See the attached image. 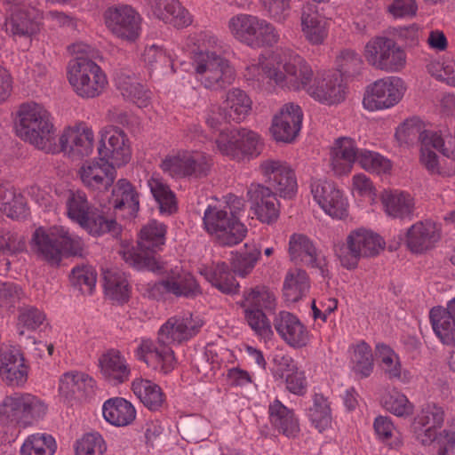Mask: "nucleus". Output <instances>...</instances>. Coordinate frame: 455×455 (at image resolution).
<instances>
[{
    "label": "nucleus",
    "instance_id": "9b49d317",
    "mask_svg": "<svg viewBox=\"0 0 455 455\" xmlns=\"http://www.w3.org/2000/svg\"><path fill=\"white\" fill-rule=\"evenodd\" d=\"M384 245L385 242L379 235L357 229L348 235L346 243L336 249V254L343 267L352 269L357 267L361 258L376 256Z\"/></svg>",
    "mask_w": 455,
    "mask_h": 455
},
{
    "label": "nucleus",
    "instance_id": "49530a36",
    "mask_svg": "<svg viewBox=\"0 0 455 455\" xmlns=\"http://www.w3.org/2000/svg\"><path fill=\"white\" fill-rule=\"evenodd\" d=\"M309 289L308 277L302 269H295L287 274L283 283V296L286 300L299 301Z\"/></svg>",
    "mask_w": 455,
    "mask_h": 455
},
{
    "label": "nucleus",
    "instance_id": "393cba45",
    "mask_svg": "<svg viewBox=\"0 0 455 455\" xmlns=\"http://www.w3.org/2000/svg\"><path fill=\"white\" fill-rule=\"evenodd\" d=\"M289 253L291 259L295 263L302 262L308 267L320 269L321 274L325 275V259L320 257L315 245L306 235L293 234L291 236Z\"/></svg>",
    "mask_w": 455,
    "mask_h": 455
},
{
    "label": "nucleus",
    "instance_id": "79ce46f5",
    "mask_svg": "<svg viewBox=\"0 0 455 455\" xmlns=\"http://www.w3.org/2000/svg\"><path fill=\"white\" fill-rule=\"evenodd\" d=\"M140 22V15L128 5L109 8L105 13V23L108 28H136Z\"/></svg>",
    "mask_w": 455,
    "mask_h": 455
},
{
    "label": "nucleus",
    "instance_id": "ddd939ff",
    "mask_svg": "<svg viewBox=\"0 0 455 455\" xmlns=\"http://www.w3.org/2000/svg\"><path fill=\"white\" fill-rule=\"evenodd\" d=\"M404 92L402 79L390 76L373 83L367 91L363 103L369 110L388 108L397 104Z\"/></svg>",
    "mask_w": 455,
    "mask_h": 455
},
{
    "label": "nucleus",
    "instance_id": "f03ea898",
    "mask_svg": "<svg viewBox=\"0 0 455 455\" xmlns=\"http://www.w3.org/2000/svg\"><path fill=\"white\" fill-rule=\"evenodd\" d=\"M76 54L67 66V78L74 92L84 99L98 97L108 84L106 75L94 61L99 52L84 43L68 47Z\"/></svg>",
    "mask_w": 455,
    "mask_h": 455
},
{
    "label": "nucleus",
    "instance_id": "cd10ccee",
    "mask_svg": "<svg viewBox=\"0 0 455 455\" xmlns=\"http://www.w3.org/2000/svg\"><path fill=\"white\" fill-rule=\"evenodd\" d=\"M116 85L124 99L132 101L139 108H146L150 103L151 92L137 82L133 73L119 69L115 74Z\"/></svg>",
    "mask_w": 455,
    "mask_h": 455
},
{
    "label": "nucleus",
    "instance_id": "1a4fd4ad",
    "mask_svg": "<svg viewBox=\"0 0 455 455\" xmlns=\"http://www.w3.org/2000/svg\"><path fill=\"white\" fill-rule=\"evenodd\" d=\"M8 8V16L4 26L6 28H28L34 26L78 27V22L64 13L51 12L43 16L35 8H28L21 0H13Z\"/></svg>",
    "mask_w": 455,
    "mask_h": 455
},
{
    "label": "nucleus",
    "instance_id": "72a5a7b5",
    "mask_svg": "<svg viewBox=\"0 0 455 455\" xmlns=\"http://www.w3.org/2000/svg\"><path fill=\"white\" fill-rule=\"evenodd\" d=\"M104 419L116 427L130 425L136 418L133 405L122 397H114L107 400L103 404Z\"/></svg>",
    "mask_w": 455,
    "mask_h": 455
},
{
    "label": "nucleus",
    "instance_id": "0eeeda50",
    "mask_svg": "<svg viewBox=\"0 0 455 455\" xmlns=\"http://www.w3.org/2000/svg\"><path fill=\"white\" fill-rule=\"evenodd\" d=\"M203 223L214 243L220 246H233L243 241L246 227L239 218H233L222 205H209L204 212Z\"/></svg>",
    "mask_w": 455,
    "mask_h": 455
},
{
    "label": "nucleus",
    "instance_id": "864d4df0",
    "mask_svg": "<svg viewBox=\"0 0 455 455\" xmlns=\"http://www.w3.org/2000/svg\"><path fill=\"white\" fill-rule=\"evenodd\" d=\"M231 116L232 113L223 105H212L204 111V119L210 130L220 132L218 138H220L224 134H229L230 130L227 124L232 121Z\"/></svg>",
    "mask_w": 455,
    "mask_h": 455
},
{
    "label": "nucleus",
    "instance_id": "69168bd1",
    "mask_svg": "<svg viewBox=\"0 0 455 455\" xmlns=\"http://www.w3.org/2000/svg\"><path fill=\"white\" fill-rule=\"evenodd\" d=\"M357 162L363 169L377 173L386 172L391 168L388 159L378 153L367 150H360Z\"/></svg>",
    "mask_w": 455,
    "mask_h": 455
},
{
    "label": "nucleus",
    "instance_id": "09e8293b",
    "mask_svg": "<svg viewBox=\"0 0 455 455\" xmlns=\"http://www.w3.org/2000/svg\"><path fill=\"white\" fill-rule=\"evenodd\" d=\"M104 288L106 294L113 300L124 303L129 299V283L124 274L120 272H105Z\"/></svg>",
    "mask_w": 455,
    "mask_h": 455
},
{
    "label": "nucleus",
    "instance_id": "39448f33",
    "mask_svg": "<svg viewBox=\"0 0 455 455\" xmlns=\"http://www.w3.org/2000/svg\"><path fill=\"white\" fill-rule=\"evenodd\" d=\"M18 116L16 131L22 140L45 152L54 149L55 129L50 113L42 105L24 103Z\"/></svg>",
    "mask_w": 455,
    "mask_h": 455
},
{
    "label": "nucleus",
    "instance_id": "c9c22d12",
    "mask_svg": "<svg viewBox=\"0 0 455 455\" xmlns=\"http://www.w3.org/2000/svg\"><path fill=\"white\" fill-rule=\"evenodd\" d=\"M272 425L279 433L287 437H295L299 432L298 419L291 410L284 406L279 400H275L268 408Z\"/></svg>",
    "mask_w": 455,
    "mask_h": 455
},
{
    "label": "nucleus",
    "instance_id": "3c124183",
    "mask_svg": "<svg viewBox=\"0 0 455 455\" xmlns=\"http://www.w3.org/2000/svg\"><path fill=\"white\" fill-rule=\"evenodd\" d=\"M259 256V249L254 245L248 247L245 244L244 250L232 252L231 267L233 272L244 277L254 268Z\"/></svg>",
    "mask_w": 455,
    "mask_h": 455
},
{
    "label": "nucleus",
    "instance_id": "f257e3e1",
    "mask_svg": "<svg viewBox=\"0 0 455 455\" xmlns=\"http://www.w3.org/2000/svg\"><path fill=\"white\" fill-rule=\"evenodd\" d=\"M127 138L124 131L113 127L101 134L98 148L99 162L84 164L80 177L87 188L93 190H108L116 179V167L130 161L131 149L126 144Z\"/></svg>",
    "mask_w": 455,
    "mask_h": 455
},
{
    "label": "nucleus",
    "instance_id": "4468645a",
    "mask_svg": "<svg viewBox=\"0 0 455 455\" xmlns=\"http://www.w3.org/2000/svg\"><path fill=\"white\" fill-rule=\"evenodd\" d=\"M212 159L202 153H194L183 156H174L163 161L161 167L164 172L172 177L202 178L209 174Z\"/></svg>",
    "mask_w": 455,
    "mask_h": 455
},
{
    "label": "nucleus",
    "instance_id": "2eb2a0df",
    "mask_svg": "<svg viewBox=\"0 0 455 455\" xmlns=\"http://www.w3.org/2000/svg\"><path fill=\"white\" fill-rule=\"evenodd\" d=\"M220 151L227 156L236 157L240 154L257 156L260 154L261 144L259 136L245 128L232 129L216 140Z\"/></svg>",
    "mask_w": 455,
    "mask_h": 455
},
{
    "label": "nucleus",
    "instance_id": "680f3d73",
    "mask_svg": "<svg viewBox=\"0 0 455 455\" xmlns=\"http://www.w3.org/2000/svg\"><path fill=\"white\" fill-rule=\"evenodd\" d=\"M19 311L17 329L20 336L24 335L23 328L34 331L45 320L44 314L35 307L26 306L20 307Z\"/></svg>",
    "mask_w": 455,
    "mask_h": 455
},
{
    "label": "nucleus",
    "instance_id": "de8ad7c7",
    "mask_svg": "<svg viewBox=\"0 0 455 455\" xmlns=\"http://www.w3.org/2000/svg\"><path fill=\"white\" fill-rule=\"evenodd\" d=\"M225 108L232 113V121L239 123L245 118L251 109V100L240 89H233L227 93L222 103Z\"/></svg>",
    "mask_w": 455,
    "mask_h": 455
},
{
    "label": "nucleus",
    "instance_id": "603ef678",
    "mask_svg": "<svg viewBox=\"0 0 455 455\" xmlns=\"http://www.w3.org/2000/svg\"><path fill=\"white\" fill-rule=\"evenodd\" d=\"M232 34L238 41L251 46H272L279 38L275 30H232Z\"/></svg>",
    "mask_w": 455,
    "mask_h": 455
},
{
    "label": "nucleus",
    "instance_id": "a878e982",
    "mask_svg": "<svg viewBox=\"0 0 455 455\" xmlns=\"http://www.w3.org/2000/svg\"><path fill=\"white\" fill-rule=\"evenodd\" d=\"M277 333L290 346L301 347L307 342V333L299 320L290 312L281 311L273 320Z\"/></svg>",
    "mask_w": 455,
    "mask_h": 455
},
{
    "label": "nucleus",
    "instance_id": "aec40b11",
    "mask_svg": "<svg viewBox=\"0 0 455 455\" xmlns=\"http://www.w3.org/2000/svg\"><path fill=\"white\" fill-rule=\"evenodd\" d=\"M314 199L331 217L342 219L347 215V203L334 183L318 180L311 185Z\"/></svg>",
    "mask_w": 455,
    "mask_h": 455
},
{
    "label": "nucleus",
    "instance_id": "2f4dec72",
    "mask_svg": "<svg viewBox=\"0 0 455 455\" xmlns=\"http://www.w3.org/2000/svg\"><path fill=\"white\" fill-rule=\"evenodd\" d=\"M100 371L104 378L113 384H121L128 380L130 369L126 360L118 350L110 349L99 360Z\"/></svg>",
    "mask_w": 455,
    "mask_h": 455
},
{
    "label": "nucleus",
    "instance_id": "e2e57ef3",
    "mask_svg": "<svg viewBox=\"0 0 455 455\" xmlns=\"http://www.w3.org/2000/svg\"><path fill=\"white\" fill-rule=\"evenodd\" d=\"M392 39L383 36H376L371 39L365 45V58L367 61L379 69L380 63L384 60L385 53L388 51V44Z\"/></svg>",
    "mask_w": 455,
    "mask_h": 455
},
{
    "label": "nucleus",
    "instance_id": "9d476101",
    "mask_svg": "<svg viewBox=\"0 0 455 455\" xmlns=\"http://www.w3.org/2000/svg\"><path fill=\"white\" fill-rule=\"evenodd\" d=\"M242 307L244 308L245 319L254 332L264 339H270L273 331L264 309L275 307V296L265 286H257L244 294Z\"/></svg>",
    "mask_w": 455,
    "mask_h": 455
},
{
    "label": "nucleus",
    "instance_id": "b1692460",
    "mask_svg": "<svg viewBox=\"0 0 455 455\" xmlns=\"http://www.w3.org/2000/svg\"><path fill=\"white\" fill-rule=\"evenodd\" d=\"M345 85L337 72H325L307 87V92L315 100L328 105L337 104L345 99Z\"/></svg>",
    "mask_w": 455,
    "mask_h": 455
},
{
    "label": "nucleus",
    "instance_id": "5fc2aeb1",
    "mask_svg": "<svg viewBox=\"0 0 455 455\" xmlns=\"http://www.w3.org/2000/svg\"><path fill=\"white\" fill-rule=\"evenodd\" d=\"M337 73L340 79L352 78L360 75L363 60L358 53L352 50H344L337 57Z\"/></svg>",
    "mask_w": 455,
    "mask_h": 455
},
{
    "label": "nucleus",
    "instance_id": "338daca9",
    "mask_svg": "<svg viewBox=\"0 0 455 455\" xmlns=\"http://www.w3.org/2000/svg\"><path fill=\"white\" fill-rule=\"evenodd\" d=\"M106 451L105 443L97 433L86 434L76 443V455H102Z\"/></svg>",
    "mask_w": 455,
    "mask_h": 455
},
{
    "label": "nucleus",
    "instance_id": "dca6fc26",
    "mask_svg": "<svg viewBox=\"0 0 455 455\" xmlns=\"http://www.w3.org/2000/svg\"><path fill=\"white\" fill-rule=\"evenodd\" d=\"M395 136L400 143L410 144L419 141L420 147L432 145L443 156H450L448 148L444 147L443 139L436 132L426 130L419 118L405 120L397 127Z\"/></svg>",
    "mask_w": 455,
    "mask_h": 455
},
{
    "label": "nucleus",
    "instance_id": "c03bdc74",
    "mask_svg": "<svg viewBox=\"0 0 455 455\" xmlns=\"http://www.w3.org/2000/svg\"><path fill=\"white\" fill-rule=\"evenodd\" d=\"M150 192L161 213L172 214L178 209L174 193L161 179L152 177L148 180Z\"/></svg>",
    "mask_w": 455,
    "mask_h": 455
},
{
    "label": "nucleus",
    "instance_id": "20e7f679",
    "mask_svg": "<svg viewBox=\"0 0 455 455\" xmlns=\"http://www.w3.org/2000/svg\"><path fill=\"white\" fill-rule=\"evenodd\" d=\"M31 250L52 266H59L62 256H81L84 243L63 227L37 228L30 241Z\"/></svg>",
    "mask_w": 455,
    "mask_h": 455
},
{
    "label": "nucleus",
    "instance_id": "c756f323",
    "mask_svg": "<svg viewBox=\"0 0 455 455\" xmlns=\"http://www.w3.org/2000/svg\"><path fill=\"white\" fill-rule=\"evenodd\" d=\"M156 347L151 340H142L136 350L139 360L143 361L148 366H161L164 373L170 372L174 367V353L168 345Z\"/></svg>",
    "mask_w": 455,
    "mask_h": 455
},
{
    "label": "nucleus",
    "instance_id": "6ab92c4d",
    "mask_svg": "<svg viewBox=\"0 0 455 455\" xmlns=\"http://www.w3.org/2000/svg\"><path fill=\"white\" fill-rule=\"evenodd\" d=\"M302 119L299 106L293 103L284 105L273 119L270 131L274 139L285 143L293 141L300 131Z\"/></svg>",
    "mask_w": 455,
    "mask_h": 455
},
{
    "label": "nucleus",
    "instance_id": "7ed1b4c3",
    "mask_svg": "<svg viewBox=\"0 0 455 455\" xmlns=\"http://www.w3.org/2000/svg\"><path fill=\"white\" fill-rule=\"evenodd\" d=\"M251 78L261 81L264 77L273 79L282 87L299 91L310 86L313 71L306 60L291 50H284L277 61V68L268 63L251 65L247 68Z\"/></svg>",
    "mask_w": 455,
    "mask_h": 455
},
{
    "label": "nucleus",
    "instance_id": "c85d7f7f",
    "mask_svg": "<svg viewBox=\"0 0 455 455\" xmlns=\"http://www.w3.org/2000/svg\"><path fill=\"white\" fill-rule=\"evenodd\" d=\"M60 150L72 157L88 156L93 148V132L91 129H67L59 139Z\"/></svg>",
    "mask_w": 455,
    "mask_h": 455
},
{
    "label": "nucleus",
    "instance_id": "bf43d9fd",
    "mask_svg": "<svg viewBox=\"0 0 455 455\" xmlns=\"http://www.w3.org/2000/svg\"><path fill=\"white\" fill-rule=\"evenodd\" d=\"M70 282L82 293L91 294L96 283V273L89 266L76 267L71 272Z\"/></svg>",
    "mask_w": 455,
    "mask_h": 455
},
{
    "label": "nucleus",
    "instance_id": "6e6552de",
    "mask_svg": "<svg viewBox=\"0 0 455 455\" xmlns=\"http://www.w3.org/2000/svg\"><path fill=\"white\" fill-rule=\"evenodd\" d=\"M196 79L206 88L220 91L235 80L229 61L214 52H199L194 60Z\"/></svg>",
    "mask_w": 455,
    "mask_h": 455
},
{
    "label": "nucleus",
    "instance_id": "4be33fe9",
    "mask_svg": "<svg viewBox=\"0 0 455 455\" xmlns=\"http://www.w3.org/2000/svg\"><path fill=\"white\" fill-rule=\"evenodd\" d=\"M0 376L11 387H20L27 382L28 366L19 349L12 347L0 349Z\"/></svg>",
    "mask_w": 455,
    "mask_h": 455
},
{
    "label": "nucleus",
    "instance_id": "774afa93",
    "mask_svg": "<svg viewBox=\"0 0 455 455\" xmlns=\"http://www.w3.org/2000/svg\"><path fill=\"white\" fill-rule=\"evenodd\" d=\"M21 402L25 409L27 426L44 417L47 405L38 397L30 394H21Z\"/></svg>",
    "mask_w": 455,
    "mask_h": 455
},
{
    "label": "nucleus",
    "instance_id": "8fccbe9b",
    "mask_svg": "<svg viewBox=\"0 0 455 455\" xmlns=\"http://www.w3.org/2000/svg\"><path fill=\"white\" fill-rule=\"evenodd\" d=\"M57 444L50 435L35 434L29 435L20 448L21 455H53Z\"/></svg>",
    "mask_w": 455,
    "mask_h": 455
},
{
    "label": "nucleus",
    "instance_id": "37998d69",
    "mask_svg": "<svg viewBox=\"0 0 455 455\" xmlns=\"http://www.w3.org/2000/svg\"><path fill=\"white\" fill-rule=\"evenodd\" d=\"M0 421L3 424L27 427L25 409L21 402V394L6 396L0 406Z\"/></svg>",
    "mask_w": 455,
    "mask_h": 455
},
{
    "label": "nucleus",
    "instance_id": "4c0bfd02",
    "mask_svg": "<svg viewBox=\"0 0 455 455\" xmlns=\"http://www.w3.org/2000/svg\"><path fill=\"white\" fill-rule=\"evenodd\" d=\"M132 388L140 402L150 411H158L164 404L165 396L161 387L148 379H136Z\"/></svg>",
    "mask_w": 455,
    "mask_h": 455
},
{
    "label": "nucleus",
    "instance_id": "a19ab883",
    "mask_svg": "<svg viewBox=\"0 0 455 455\" xmlns=\"http://www.w3.org/2000/svg\"><path fill=\"white\" fill-rule=\"evenodd\" d=\"M202 274L212 286L223 293L234 294L238 291L239 284L225 262H219L214 267L205 269Z\"/></svg>",
    "mask_w": 455,
    "mask_h": 455
},
{
    "label": "nucleus",
    "instance_id": "13d9d810",
    "mask_svg": "<svg viewBox=\"0 0 455 455\" xmlns=\"http://www.w3.org/2000/svg\"><path fill=\"white\" fill-rule=\"evenodd\" d=\"M308 417L319 432L328 427L331 419V410L323 395H315L314 396V403L309 408Z\"/></svg>",
    "mask_w": 455,
    "mask_h": 455
},
{
    "label": "nucleus",
    "instance_id": "5701e85b",
    "mask_svg": "<svg viewBox=\"0 0 455 455\" xmlns=\"http://www.w3.org/2000/svg\"><path fill=\"white\" fill-rule=\"evenodd\" d=\"M201 327L202 323L195 322L191 317L173 316L159 329L157 341L164 346L181 344L196 336Z\"/></svg>",
    "mask_w": 455,
    "mask_h": 455
},
{
    "label": "nucleus",
    "instance_id": "052dcab7",
    "mask_svg": "<svg viewBox=\"0 0 455 455\" xmlns=\"http://www.w3.org/2000/svg\"><path fill=\"white\" fill-rule=\"evenodd\" d=\"M25 250L24 237L6 229L0 221V251L4 255H16Z\"/></svg>",
    "mask_w": 455,
    "mask_h": 455
},
{
    "label": "nucleus",
    "instance_id": "e433bc0d",
    "mask_svg": "<svg viewBox=\"0 0 455 455\" xmlns=\"http://www.w3.org/2000/svg\"><path fill=\"white\" fill-rule=\"evenodd\" d=\"M155 13L175 27H189L193 20L189 12L176 0H154Z\"/></svg>",
    "mask_w": 455,
    "mask_h": 455
},
{
    "label": "nucleus",
    "instance_id": "bb28decb",
    "mask_svg": "<svg viewBox=\"0 0 455 455\" xmlns=\"http://www.w3.org/2000/svg\"><path fill=\"white\" fill-rule=\"evenodd\" d=\"M440 239V230L431 220L418 221L406 233L408 248L415 253H421L430 248Z\"/></svg>",
    "mask_w": 455,
    "mask_h": 455
},
{
    "label": "nucleus",
    "instance_id": "f8f14e48",
    "mask_svg": "<svg viewBox=\"0 0 455 455\" xmlns=\"http://www.w3.org/2000/svg\"><path fill=\"white\" fill-rule=\"evenodd\" d=\"M260 171L265 177L268 189L275 196L291 199L297 193V180L293 170L284 162L267 159L260 164Z\"/></svg>",
    "mask_w": 455,
    "mask_h": 455
},
{
    "label": "nucleus",
    "instance_id": "0e129e2a",
    "mask_svg": "<svg viewBox=\"0 0 455 455\" xmlns=\"http://www.w3.org/2000/svg\"><path fill=\"white\" fill-rule=\"evenodd\" d=\"M388 51L385 53L384 60L380 63V70L387 72L400 71L406 63L404 51L394 41L388 44Z\"/></svg>",
    "mask_w": 455,
    "mask_h": 455
},
{
    "label": "nucleus",
    "instance_id": "a18cd8bd",
    "mask_svg": "<svg viewBox=\"0 0 455 455\" xmlns=\"http://www.w3.org/2000/svg\"><path fill=\"white\" fill-rule=\"evenodd\" d=\"M79 226L94 236H100L106 233L117 234L119 232L116 221L112 218H107L102 211L95 207L91 210L83 225Z\"/></svg>",
    "mask_w": 455,
    "mask_h": 455
},
{
    "label": "nucleus",
    "instance_id": "58836bf2",
    "mask_svg": "<svg viewBox=\"0 0 455 455\" xmlns=\"http://www.w3.org/2000/svg\"><path fill=\"white\" fill-rule=\"evenodd\" d=\"M92 379L82 372H67L60 380V392L67 398L82 399L87 395V389L92 388Z\"/></svg>",
    "mask_w": 455,
    "mask_h": 455
},
{
    "label": "nucleus",
    "instance_id": "4d7b16f0",
    "mask_svg": "<svg viewBox=\"0 0 455 455\" xmlns=\"http://www.w3.org/2000/svg\"><path fill=\"white\" fill-rule=\"evenodd\" d=\"M353 371L361 378H367L373 370V356L371 347L365 342L358 344L352 356Z\"/></svg>",
    "mask_w": 455,
    "mask_h": 455
},
{
    "label": "nucleus",
    "instance_id": "423d86ee",
    "mask_svg": "<svg viewBox=\"0 0 455 455\" xmlns=\"http://www.w3.org/2000/svg\"><path fill=\"white\" fill-rule=\"evenodd\" d=\"M165 233L164 224L150 221L141 228L137 248L124 251L123 259L138 270L159 271L161 266L156 252L164 244Z\"/></svg>",
    "mask_w": 455,
    "mask_h": 455
},
{
    "label": "nucleus",
    "instance_id": "6e6d98bb",
    "mask_svg": "<svg viewBox=\"0 0 455 455\" xmlns=\"http://www.w3.org/2000/svg\"><path fill=\"white\" fill-rule=\"evenodd\" d=\"M92 206L87 201L84 192H70L67 200L68 216L79 225H83L84 219L90 214Z\"/></svg>",
    "mask_w": 455,
    "mask_h": 455
},
{
    "label": "nucleus",
    "instance_id": "a211bd4d",
    "mask_svg": "<svg viewBox=\"0 0 455 455\" xmlns=\"http://www.w3.org/2000/svg\"><path fill=\"white\" fill-rule=\"evenodd\" d=\"M164 293H172L177 297L195 298L201 293V291L195 277L184 272L155 283L148 289V296L156 300L163 299Z\"/></svg>",
    "mask_w": 455,
    "mask_h": 455
},
{
    "label": "nucleus",
    "instance_id": "412c9836",
    "mask_svg": "<svg viewBox=\"0 0 455 455\" xmlns=\"http://www.w3.org/2000/svg\"><path fill=\"white\" fill-rule=\"evenodd\" d=\"M444 411L434 403L427 404L411 423L412 432L423 444L432 443L437 437V429L443 423Z\"/></svg>",
    "mask_w": 455,
    "mask_h": 455
},
{
    "label": "nucleus",
    "instance_id": "f3484780",
    "mask_svg": "<svg viewBox=\"0 0 455 455\" xmlns=\"http://www.w3.org/2000/svg\"><path fill=\"white\" fill-rule=\"evenodd\" d=\"M251 208L257 218L263 223L271 224L277 220L280 204L266 185L252 183L247 189Z\"/></svg>",
    "mask_w": 455,
    "mask_h": 455
},
{
    "label": "nucleus",
    "instance_id": "7c9ffc66",
    "mask_svg": "<svg viewBox=\"0 0 455 455\" xmlns=\"http://www.w3.org/2000/svg\"><path fill=\"white\" fill-rule=\"evenodd\" d=\"M430 321L436 336L443 344L455 342V299L451 300L446 308L433 307Z\"/></svg>",
    "mask_w": 455,
    "mask_h": 455
},
{
    "label": "nucleus",
    "instance_id": "ea45409f",
    "mask_svg": "<svg viewBox=\"0 0 455 455\" xmlns=\"http://www.w3.org/2000/svg\"><path fill=\"white\" fill-rule=\"evenodd\" d=\"M387 214L392 218L406 219L413 215L414 200L410 194L404 192L390 193L382 197Z\"/></svg>",
    "mask_w": 455,
    "mask_h": 455
},
{
    "label": "nucleus",
    "instance_id": "473e14b6",
    "mask_svg": "<svg viewBox=\"0 0 455 455\" xmlns=\"http://www.w3.org/2000/svg\"><path fill=\"white\" fill-rule=\"evenodd\" d=\"M360 150L351 138H339L337 140L331 155V165L338 175L350 172L355 162L358 160Z\"/></svg>",
    "mask_w": 455,
    "mask_h": 455
},
{
    "label": "nucleus",
    "instance_id": "f704fd0d",
    "mask_svg": "<svg viewBox=\"0 0 455 455\" xmlns=\"http://www.w3.org/2000/svg\"><path fill=\"white\" fill-rule=\"evenodd\" d=\"M112 204L116 210H126L134 218L140 211V196L135 187L127 180L117 181L112 190Z\"/></svg>",
    "mask_w": 455,
    "mask_h": 455
}]
</instances>
